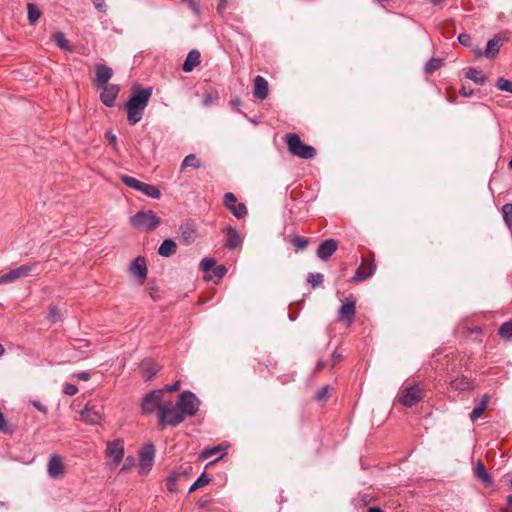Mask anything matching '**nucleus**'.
Masks as SVG:
<instances>
[{
  "instance_id": "obj_1",
  "label": "nucleus",
  "mask_w": 512,
  "mask_h": 512,
  "mask_svg": "<svg viewBox=\"0 0 512 512\" xmlns=\"http://www.w3.org/2000/svg\"><path fill=\"white\" fill-rule=\"evenodd\" d=\"M151 95L152 88H138L133 91L126 103L127 120L130 125L141 121Z\"/></svg>"
},
{
  "instance_id": "obj_2",
  "label": "nucleus",
  "mask_w": 512,
  "mask_h": 512,
  "mask_svg": "<svg viewBox=\"0 0 512 512\" xmlns=\"http://www.w3.org/2000/svg\"><path fill=\"white\" fill-rule=\"evenodd\" d=\"M185 419L178 406L173 405L172 402H164L163 406L159 407L158 428L160 430L167 426L176 427Z\"/></svg>"
},
{
  "instance_id": "obj_3",
  "label": "nucleus",
  "mask_w": 512,
  "mask_h": 512,
  "mask_svg": "<svg viewBox=\"0 0 512 512\" xmlns=\"http://www.w3.org/2000/svg\"><path fill=\"white\" fill-rule=\"evenodd\" d=\"M286 142L289 152L301 159H313L316 155V149L313 146L303 143L299 135L295 133L287 134Z\"/></svg>"
},
{
  "instance_id": "obj_4",
  "label": "nucleus",
  "mask_w": 512,
  "mask_h": 512,
  "mask_svg": "<svg viewBox=\"0 0 512 512\" xmlns=\"http://www.w3.org/2000/svg\"><path fill=\"white\" fill-rule=\"evenodd\" d=\"M176 405L185 418L193 417L199 411L200 400L193 392L186 390L179 395Z\"/></svg>"
},
{
  "instance_id": "obj_5",
  "label": "nucleus",
  "mask_w": 512,
  "mask_h": 512,
  "mask_svg": "<svg viewBox=\"0 0 512 512\" xmlns=\"http://www.w3.org/2000/svg\"><path fill=\"white\" fill-rule=\"evenodd\" d=\"M131 224L137 228L146 231H152L158 227L161 220L152 211H140L133 215L130 219Z\"/></svg>"
},
{
  "instance_id": "obj_6",
  "label": "nucleus",
  "mask_w": 512,
  "mask_h": 512,
  "mask_svg": "<svg viewBox=\"0 0 512 512\" xmlns=\"http://www.w3.org/2000/svg\"><path fill=\"white\" fill-rule=\"evenodd\" d=\"M423 399V390L419 385H412L401 390L399 402L408 408L417 405Z\"/></svg>"
},
{
  "instance_id": "obj_7",
  "label": "nucleus",
  "mask_w": 512,
  "mask_h": 512,
  "mask_svg": "<svg viewBox=\"0 0 512 512\" xmlns=\"http://www.w3.org/2000/svg\"><path fill=\"white\" fill-rule=\"evenodd\" d=\"M106 457L109 459L110 465H118L124 458V440L115 439L106 443Z\"/></svg>"
},
{
  "instance_id": "obj_8",
  "label": "nucleus",
  "mask_w": 512,
  "mask_h": 512,
  "mask_svg": "<svg viewBox=\"0 0 512 512\" xmlns=\"http://www.w3.org/2000/svg\"><path fill=\"white\" fill-rule=\"evenodd\" d=\"M163 390H153L145 395L141 402V408L145 414H150L163 406L162 402Z\"/></svg>"
},
{
  "instance_id": "obj_9",
  "label": "nucleus",
  "mask_w": 512,
  "mask_h": 512,
  "mask_svg": "<svg viewBox=\"0 0 512 512\" xmlns=\"http://www.w3.org/2000/svg\"><path fill=\"white\" fill-rule=\"evenodd\" d=\"M35 268L34 264H24L0 275V285L13 283L29 275Z\"/></svg>"
},
{
  "instance_id": "obj_10",
  "label": "nucleus",
  "mask_w": 512,
  "mask_h": 512,
  "mask_svg": "<svg viewBox=\"0 0 512 512\" xmlns=\"http://www.w3.org/2000/svg\"><path fill=\"white\" fill-rule=\"evenodd\" d=\"M139 474H147L154 463L155 447L152 443L146 444L139 452Z\"/></svg>"
},
{
  "instance_id": "obj_11",
  "label": "nucleus",
  "mask_w": 512,
  "mask_h": 512,
  "mask_svg": "<svg viewBox=\"0 0 512 512\" xmlns=\"http://www.w3.org/2000/svg\"><path fill=\"white\" fill-rule=\"evenodd\" d=\"M81 421L90 424L97 425L102 421L103 413L102 407L96 404H87L84 409L80 411Z\"/></svg>"
},
{
  "instance_id": "obj_12",
  "label": "nucleus",
  "mask_w": 512,
  "mask_h": 512,
  "mask_svg": "<svg viewBox=\"0 0 512 512\" xmlns=\"http://www.w3.org/2000/svg\"><path fill=\"white\" fill-rule=\"evenodd\" d=\"M224 206L238 219H242L247 215V207L244 203H237V198L232 192L224 194Z\"/></svg>"
},
{
  "instance_id": "obj_13",
  "label": "nucleus",
  "mask_w": 512,
  "mask_h": 512,
  "mask_svg": "<svg viewBox=\"0 0 512 512\" xmlns=\"http://www.w3.org/2000/svg\"><path fill=\"white\" fill-rule=\"evenodd\" d=\"M129 272L135 276L140 284H144L147 278V265L143 256L136 257L129 266Z\"/></svg>"
},
{
  "instance_id": "obj_14",
  "label": "nucleus",
  "mask_w": 512,
  "mask_h": 512,
  "mask_svg": "<svg viewBox=\"0 0 512 512\" xmlns=\"http://www.w3.org/2000/svg\"><path fill=\"white\" fill-rule=\"evenodd\" d=\"M338 248V243L334 239H326L322 241L316 251V255L322 261H327Z\"/></svg>"
},
{
  "instance_id": "obj_15",
  "label": "nucleus",
  "mask_w": 512,
  "mask_h": 512,
  "mask_svg": "<svg viewBox=\"0 0 512 512\" xmlns=\"http://www.w3.org/2000/svg\"><path fill=\"white\" fill-rule=\"evenodd\" d=\"M64 463L59 455H52L47 465L48 475L52 479H57L64 474Z\"/></svg>"
},
{
  "instance_id": "obj_16",
  "label": "nucleus",
  "mask_w": 512,
  "mask_h": 512,
  "mask_svg": "<svg viewBox=\"0 0 512 512\" xmlns=\"http://www.w3.org/2000/svg\"><path fill=\"white\" fill-rule=\"evenodd\" d=\"M100 88L102 89V92L100 94L101 102L107 107L114 106L116 97L119 93L118 85L112 84L101 86Z\"/></svg>"
},
{
  "instance_id": "obj_17",
  "label": "nucleus",
  "mask_w": 512,
  "mask_h": 512,
  "mask_svg": "<svg viewBox=\"0 0 512 512\" xmlns=\"http://www.w3.org/2000/svg\"><path fill=\"white\" fill-rule=\"evenodd\" d=\"M355 313V301L349 299H346V301L340 306L338 310L339 319L346 321L348 324L353 322Z\"/></svg>"
},
{
  "instance_id": "obj_18",
  "label": "nucleus",
  "mask_w": 512,
  "mask_h": 512,
  "mask_svg": "<svg viewBox=\"0 0 512 512\" xmlns=\"http://www.w3.org/2000/svg\"><path fill=\"white\" fill-rule=\"evenodd\" d=\"M96 78L95 84L97 87L109 85L108 82L113 75V71L105 64H97L95 66Z\"/></svg>"
},
{
  "instance_id": "obj_19",
  "label": "nucleus",
  "mask_w": 512,
  "mask_h": 512,
  "mask_svg": "<svg viewBox=\"0 0 512 512\" xmlns=\"http://www.w3.org/2000/svg\"><path fill=\"white\" fill-rule=\"evenodd\" d=\"M222 232L226 235V247L229 250H235L242 244V239L235 227H225Z\"/></svg>"
},
{
  "instance_id": "obj_20",
  "label": "nucleus",
  "mask_w": 512,
  "mask_h": 512,
  "mask_svg": "<svg viewBox=\"0 0 512 512\" xmlns=\"http://www.w3.org/2000/svg\"><path fill=\"white\" fill-rule=\"evenodd\" d=\"M139 368L146 381H150L159 371V365L151 358L142 360Z\"/></svg>"
},
{
  "instance_id": "obj_21",
  "label": "nucleus",
  "mask_w": 512,
  "mask_h": 512,
  "mask_svg": "<svg viewBox=\"0 0 512 512\" xmlns=\"http://www.w3.org/2000/svg\"><path fill=\"white\" fill-rule=\"evenodd\" d=\"M180 241L185 245L192 244L196 239V230L191 223L182 224L179 227Z\"/></svg>"
},
{
  "instance_id": "obj_22",
  "label": "nucleus",
  "mask_w": 512,
  "mask_h": 512,
  "mask_svg": "<svg viewBox=\"0 0 512 512\" xmlns=\"http://www.w3.org/2000/svg\"><path fill=\"white\" fill-rule=\"evenodd\" d=\"M504 40L505 37L501 36L500 34L495 35L494 38L490 39L486 45L485 56L487 58L495 57L503 45Z\"/></svg>"
},
{
  "instance_id": "obj_23",
  "label": "nucleus",
  "mask_w": 512,
  "mask_h": 512,
  "mask_svg": "<svg viewBox=\"0 0 512 512\" xmlns=\"http://www.w3.org/2000/svg\"><path fill=\"white\" fill-rule=\"evenodd\" d=\"M268 82L262 76H256L254 79V96L260 100H264L268 96Z\"/></svg>"
},
{
  "instance_id": "obj_24",
  "label": "nucleus",
  "mask_w": 512,
  "mask_h": 512,
  "mask_svg": "<svg viewBox=\"0 0 512 512\" xmlns=\"http://www.w3.org/2000/svg\"><path fill=\"white\" fill-rule=\"evenodd\" d=\"M474 476L488 487L493 485V480L481 460L477 461L475 465Z\"/></svg>"
},
{
  "instance_id": "obj_25",
  "label": "nucleus",
  "mask_w": 512,
  "mask_h": 512,
  "mask_svg": "<svg viewBox=\"0 0 512 512\" xmlns=\"http://www.w3.org/2000/svg\"><path fill=\"white\" fill-rule=\"evenodd\" d=\"M201 54L198 50H191L183 63L182 69L184 72H191L195 67H197L201 62Z\"/></svg>"
},
{
  "instance_id": "obj_26",
  "label": "nucleus",
  "mask_w": 512,
  "mask_h": 512,
  "mask_svg": "<svg viewBox=\"0 0 512 512\" xmlns=\"http://www.w3.org/2000/svg\"><path fill=\"white\" fill-rule=\"evenodd\" d=\"M450 386L457 391H469L474 388L473 381L466 377V376H460L457 377L450 382Z\"/></svg>"
},
{
  "instance_id": "obj_27",
  "label": "nucleus",
  "mask_w": 512,
  "mask_h": 512,
  "mask_svg": "<svg viewBox=\"0 0 512 512\" xmlns=\"http://www.w3.org/2000/svg\"><path fill=\"white\" fill-rule=\"evenodd\" d=\"M375 269H376V266L373 263L369 264L366 267H364L363 265L360 266L356 270V272L353 276V281L361 282V281L368 279L369 277H371L374 274Z\"/></svg>"
},
{
  "instance_id": "obj_28",
  "label": "nucleus",
  "mask_w": 512,
  "mask_h": 512,
  "mask_svg": "<svg viewBox=\"0 0 512 512\" xmlns=\"http://www.w3.org/2000/svg\"><path fill=\"white\" fill-rule=\"evenodd\" d=\"M177 245L172 239H165L158 248L159 255L169 257L176 253Z\"/></svg>"
},
{
  "instance_id": "obj_29",
  "label": "nucleus",
  "mask_w": 512,
  "mask_h": 512,
  "mask_svg": "<svg viewBox=\"0 0 512 512\" xmlns=\"http://www.w3.org/2000/svg\"><path fill=\"white\" fill-rule=\"evenodd\" d=\"M489 401V396L486 394L484 395L478 405L472 410L470 413V419L471 421H475L478 418L481 417V415L484 413V411L487 409V404Z\"/></svg>"
},
{
  "instance_id": "obj_30",
  "label": "nucleus",
  "mask_w": 512,
  "mask_h": 512,
  "mask_svg": "<svg viewBox=\"0 0 512 512\" xmlns=\"http://www.w3.org/2000/svg\"><path fill=\"white\" fill-rule=\"evenodd\" d=\"M466 78L472 80L476 84H484L486 81V76L481 70L475 68H469L466 72Z\"/></svg>"
},
{
  "instance_id": "obj_31",
  "label": "nucleus",
  "mask_w": 512,
  "mask_h": 512,
  "mask_svg": "<svg viewBox=\"0 0 512 512\" xmlns=\"http://www.w3.org/2000/svg\"><path fill=\"white\" fill-rule=\"evenodd\" d=\"M53 40L60 49L69 52L72 51V47L70 46L69 41L67 40L66 35L63 32H56L53 35Z\"/></svg>"
},
{
  "instance_id": "obj_32",
  "label": "nucleus",
  "mask_w": 512,
  "mask_h": 512,
  "mask_svg": "<svg viewBox=\"0 0 512 512\" xmlns=\"http://www.w3.org/2000/svg\"><path fill=\"white\" fill-rule=\"evenodd\" d=\"M139 191L152 199H159L161 196V192L158 188L144 182L142 183Z\"/></svg>"
},
{
  "instance_id": "obj_33",
  "label": "nucleus",
  "mask_w": 512,
  "mask_h": 512,
  "mask_svg": "<svg viewBox=\"0 0 512 512\" xmlns=\"http://www.w3.org/2000/svg\"><path fill=\"white\" fill-rule=\"evenodd\" d=\"M187 167H193L194 169L201 167V162L195 154H189L183 159L181 163V170L183 171Z\"/></svg>"
},
{
  "instance_id": "obj_34",
  "label": "nucleus",
  "mask_w": 512,
  "mask_h": 512,
  "mask_svg": "<svg viewBox=\"0 0 512 512\" xmlns=\"http://www.w3.org/2000/svg\"><path fill=\"white\" fill-rule=\"evenodd\" d=\"M28 21L34 24L41 16V11L34 3L27 4Z\"/></svg>"
},
{
  "instance_id": "obj_35",
  "label": "nucleus",
  "mask_w": 512,
  "mask_h": 512,
  "mask_svg": "<svg viewBox=\"0 0 512 512\" xmlns=\"http://www.w3.org/2000/svg\"><path fill=\"white\" fill-rule=\"evenodd\" d=\"M443 65V60L440 58H431L424 67L425 73L432 74L433 72L440 69Z\"/></svg>"
},
{
  "instance_id": "obj_36",
  "label": "nucleus",
  "mask_w": 512,
  "mask_h": 512,
  "mask_svg": "<svg viewBox=\"0 0 512 512\" xmlns=\"http://www.w3.org/2000/svg\"><path fill=\"white\" fill-rule=\"evenodd\" d=\"M498 334L503 339H511L512 338V319L504 322L498 329Z\"/></svg>"
},
{
  "instance_id": "obj_37",
  "label": "nucleus",
  "mask_w": 512,
  "mask_h": 512,
  "mask_svg": "<svg viewBox=\"0 0 512 512\" xmlns=\"http://www.w3.org/2000/svg\"><path fill=\"white\" fill-rule=\"evenodd\" d=\"M211 479L205 474L202 473L198 479L191 485L189 488V492H193L198 488L204 487L210 483Z\"/></svg>"
},
{
  "instance_id": "obj_38",
  "label": "nucleus",
  "mask_w": 512,
  "mask_h": 512,
  "mask_svg": "<svg viewBox=\"0 0 512 512\" xmlns=\"http://www.w3.org/2000/svg\"><path fill=\"white\" fill-rule=\"evenodd\" d=\"M121 181L128 187L133 188L137 191H139L141 185L143 182L139 181L138 179L128 176V175H122Z\"/></svg>"
},
{
  "instance_id": "obj_39",
  "label": "nucleus",
  "mask_w": 512,
  "mask_h": 512,
  "mask_svg": "<svg viewBox=\"0 0 512 512\" xmlns=\"http://www.w3.org/2000/svg\"><path fill=\"white\" fill-rule=\"evenodd\" d=\"M496 87L501 91L512 93V81L507 80L503 77L498 78L496 82Z\"/></svg>"
},
{
  "instance_id": "obj_40",
  "label": "nucleus",
  "mask_w": 512,
  "mask_h": 512,
  "mask_svg": "<svg viewBox=\"0 0 512 512\" xmlns=\"http://www.w3.org/2000/svg\"><path fill=\"white\" fill-rule=\"evenodd\" d=\"M504 221L507 226L512 227V203H507L502 207Z\"/></svg>"
},
{
  "instance_id": "obj_41",
  "label": "nucleus",
  "mask_w": 512,
  "mask_h": 512,
  "mask_svg": "<svg viewBox=\"0 0 512 512\" xmlns=\"http://www.w3.org/2000/svg\"><path fill=\"white\" fill-rule=\"evenodd\" d=\"M222 451V446L221 445H218V446H214L212 448H206L204 449L201 454H200V458L202 459H208L216 454H219L220 452Z\"/></svg>"
},
{
  "instance_id": "obj_42",
  "label": "nucleus",
  "mask_w": 512,
  "mask_h": 512,
  "mask_svg": "<svg viewBox=\"0 0 512 512\" xmlns=\"http://www.w3.org/2000/svg\"><path fill=\"white\" fill-rule=\"evenodd\" d=\"M178 473L173 472L166 480L167 489L170 492H175L177 489Z\"/></svg>"
},
{
  "instance_id": "obj_43",
  "label": "nucleus",
  "mask_w": 512,
  "mask_h": 512,
  "mask_svg": "<svg viewBox=\"0 0 512 512\" xmlns=\"http://www.w3.org/2000/svg\"><path fill=\"white\" fill-rule=\"evenodd\" d=\"M324 276L321 273H310L308 275L307 281L311 284L313 288L320 285L323 282Z\"/></svg>"
},
{
  "instance_id": "obj_44",
  "label": "nucleus",
  "mask_w": 512,
  "mask_h": 512,
  "mask_svg": "<svg viewBox=\"0 0 512 512\" xmlns=\"http://www.w3.org/2000/svg\"><path fill=\"white\" fill-rule=\"evenodd\" d=\"M291 242L297 250H303L308 245V239L299 236L294 237Z\"/></svg>"
},
{
  "instance_id": "obj_45",
  "label": "nucleus",
  "mask_w": 512,
  "mask_h": 512,
  "mask_svg": "<svg viewBox=\"0 0 512 512\" xmlns=\"http://www.w3.org/2000/svg\"><path fill=\"white\" fill-rule=\"evenodd\" d=\"M215 265L214 258H204L200 263V267L204 272H208L213 269Z\"/></svg>"
},
{
  "instance_id": "obj_46",
  "label": "nucleus",
  "mask_w": 512,
  "mask_h": 512,
  "mask_svg": "<svg viewBox=\"0 0 512 512\" xmlns=\"http://www.w3.org/2000/svg\"><path fill=\"white\" fill-rule=\"evenodd\" d=\"M48 319L52 323H56V322H58L60 320L59 309L56 306H51L49 308Z\"/></svg>"
},
{
  "instance_id": "obj_47",
  "label": "nucleus",
  "mask_w": 512,
  "mask_h": 512,
  "mask_svg": "<svg viewBox=\"0 0 512 512\" xmlns=\"http://www.w3.org/2000/svg\"><path fill=\"white\" fill-rule=\"evenodd\" d=\"M63 392L66 394V395H69V396H73L75 395L77 392H78V388L76 385L74 384H71V383H66L63 387Z\"/></svg>"
},
{
  "instance_id": "obj_48",
  "label": "nucleus",
  "mask_w": 512,
  "mask_h": 512,
  "mask_svg": "<svg viewBox=\"0 0 512 512\" xmlns=\"http://www.w3.org/2000/svg\"><path fill=\"white\" fill-rule=\"evenodd\" d=\"M213 274L218 278H222L227 273V268L224 265H218L213 267Z\"/></svg>"
},
{
  "instance_id": "obj_49",
  "label": "nucleus",
  "mask_w": 512,
  "mask_h": 512,
  "mask_svg": "<svg viewBox=\"0 0 512 512\" xmlns=\"http://www.w3.org/2000/svg\"><path fill=\"white\" fill-rule=\"evenodd\" d=\"M134 463H135V460L132 456H128L125 461H124V464L122 466V468L120 469V472H125V471H128L129 469H131L133 466H134Z\"/></svg>"
},
{
  "instance_id": "obj_50",
  "label": "nucleus",
  "mask_w": 512,
  "mask_h": 512,
  "mask_svg": "<svg viewBox=\"0 0 512 512\" xmlns=\"http://www.w3.org/2000/svg\"><path fill=\"white\" fill-rule=\"evenodd\" d=\"M328 392H329V388L327 386L325 387H322L321 389H319L316 393V399L318 401H323L327 398L328 396Z\"/></svg>"
},
{
  "instance_id": "obj_51",
  "label": "nucleus",
  "mask_w": 512,
  "mask_h": 512,
  "mask_svg": "<svg viewBox=\"0 0 512 512\" xmlns=\"http://www.w3.org/2000/svg\"><path fill=\"white\" fill-rule=\"evenodd\" d=\"M458 41L461 45L463 46H469L470 43H471V37L469 34H466V33H461L459 36H458Z\"/></svg>"
},
{
  "instance_id": "obj_52",
  "label": "nucleus",
  "mask_w": 512,
  "mask_h": 512,
  "mask_svg": "<svg viewBox=\"0 0 512 512\" xmlns=\"http://www.w3.org/2000/svg\"><path fill=\"white\" fill-rule=\"evenodd\" d=\"M105 137L107 138V140L109 141V144L112 145L114 148H116L117 146V138H116V135L113 134L112 132H107L105 134Z\"/></svg>"
},
{
  "instance_id": "obj_53",
  "label": "nucleus",
  "mask_w": 512,
  "mask_h": 512,
  "mask_svg": "<svg viewBox=\"0 0 512 512\" xmlns=\"http://www.w3.org/2000/svg\"><path fill=\"white\" fill-rule=\"evenodd\" d=\"M180 388V381H176L173 384L166 385L162 390L168 391V392H174L177 391Z\"/></svg>"
},
{
  "instance_id": "obj_54",
  "label": "nucleus",
  "mask_w": 512,
  "mask_h": 512,
  "mask_svg": "<svg viewBox=\"0 0 512 512\" xmlns=\"http://www.w3.org/2000/svg\"><path fill=\"white\" fill-rule=\"evenodd\" d=\"M211 503L210 499L202 498L197 502L199 508H207Z\"/></svg>"
},
{
  "instance_id": "obj_55",
  "label": "nucleus",
  "mask_w": 512,
  "mask_h": 512,
  "mask_svg": "<svg viewBox=\"0 0 512 512\" xmlns=\"http://www.w3.org/2000/svg\"><path fill=\"white\" fill-rule=\"evenodd\" d=\"M460 94L464 97H471L473 95V90L467 89L465 86H462L460 89Z\"/></svg>"
},
{
  "instance_id": "obj_56",
  "label": "nucleus",
  "mask_w": 512,
  "mask_h": 512,
  "mask_svg": "<svg viewBox=\"0 0 512 512\" xmlns=\"http://www.w3.org/2000/svg\"><path fill=\"white\" fill-rule=\"evenodd\" d=\"M76 376L83 381H88L90 379V373L86 371H81L77 373Z\"/></svg>"
},
{
  "instance_id": "obj_57",
  "label": "nucleus",
  "mask_w": 512,
  "mask_h": 512,
  "mask_svg": "<svg viewBox=\"0 0 512 512\" xmlns=\"http://www.w3.org/2000/svg\"><path fill=\"white\" fill-rule=\"evenodd\" d=\"M33 406H34L37 410H39V411H41V412H44V413H46V412H47V408H46V406H45V405H43L42 403L38 402V401H34V402H33Z\"/></svg>"
},
{
  "instance_id": "obj_58",
  "label": "nucleus",
  "mask_w": 512,
  "mask_h": 512,
  "mask_svg": "<svg viewBox=\"0 0 512 512\" xmlns=\"http://www.w3.org/2000/svg\"><path fill=\"white\" fill-rule=\"evenodd\" d=\"M0 431L6 432V420L2 412H0Z\"/></svg>"
},
{
  "instance_id": "obj_59",
  "label": "nucleus",
  "mask_w": 512,
  "mask_h": 512,
  "mask_svg": "<svg viewBox=\"0 0 512 512\" xmlns=\"http://www.w3.org/2000/svg\"><path fill=\"white\" fill-rule=\"evenodd\" d=\"M327 366V361H324V360H320L317 362L316 364V367H315V371L316 372H319L321 371L323 368H325Z\"/></svg>"
},
{
  "instance_id": "obj_60",
  "label": "nucleus",
  "mask_w": 512,
  "mask_h": 512,
  "mask_svg": "<svg viewBox=\"0 0 512 512\" xmlns=\"http://www.w3.org/2000/svg\"><path fill=\"white\" fill-rule=\"evenodd\" d=\"M227 1L228 0H219L218 6H217V10L219 12L224 11V9L226 8Z\"/></svg>"
},
{
  "instance_id": "obj_61",
  "label": "nucleus",
  "mask_w": 512,
  "mask_h": 512,
  "mask_svg": "<svg viewBox=\"0 0 512 512\" xmlns=\"http://www.w3.org/2000/svg\"><path fill=\"white\" fill-rule=\"evenodd\" d=\"M240 105H241V100L239 97H235L234 99L231 100V106L234 109L238 108Z\"/></svg>"
},
{
  "instance_id": "obj_62",
  "label": "nucleus",
  "mask_w": 512,
  "mask_h": 512,
  "mask_svg": "<svg viewBox=\"0 0 512 512\" xmlns=\"http://www.w3.org/2000/svg\"><path fill=\"white\" fill-rule=\"evenodd\" d=\"M211 100H212V97L210 94H206L204 99H203V105L204 106H209L210 103H211Z\"/></svg>"
},
{
  "instance_id": "obj_63",
  "label": "nucleus",
  "mask_w": 512,
  "mask_h": 512,
  "mask_svg": "<svg viewBox=\"0 0 512 512\" xmlns=\"http://www.w3.org/2000/svg\"><path fill=\"white\" fill-rule=\"evenodd\" d=\"M94 4L97 9L101 10L104 6V0H95Z\"/></svg>"
},
{
  "instance_id": "obj_64",
  "label": "nucleus",
  "mask_w": 512,
  "mask_h": 512,
  "mask_svg": "<svg viewBox=\"0 0 512 512\" xmlns=\"http://www.w3.org/2000/svg\"><path fill=\"white\" fill-rule=\"evenodd\" d=\"M332 358H333L334 364H336L341 360V355L338 354L337 352H333Z\"/></svg>"
}]
</instances>
